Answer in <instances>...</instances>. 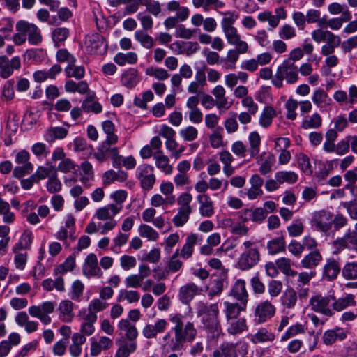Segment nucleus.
Instances as JSON below:
<instances>
[{
	"label": "nucleus",
	"instance_id": "a211bd4d",
	"mask_svg": "<svg viewBox=\"0 0 357 357\" xmlns=\"http://www.w3.org/2000/svg\"><path fill=\"white\" fill-rule=\"evenodd\" d=\"M255 157L257 163L260 165L259 172L262 175H266L272 171V167L275 162V158L273 154L264 152Z\"/></svg>",
	"mask_w": 357,
	"mask_h": 357
},
{
	"label": "nucleus",
	"instance_id": "f257e3e1",
	"mask_svg": "<svg viewBox=\"0 0 357 357\" xmlns=\"http://www.w3.org/2000/svg\"><path fill=\"white\" fill-rule=\"evenodd\" d=\"M172 324L171 331L166 333L160 339L162 347L171 351H178L183 349L186 342H191L195 338L197 330L194 324L185 321L181 314L171 316Z\"/></svg>",
	"mask_w": 357,
	"mask_h": 357
},
{
	"label": "nucleus",
	"instance_id": "72a5a7b5",
	"mask_svg": "<svg viewBox=\"0 0 357 357\" xmlns=\"http://www.w3.org/2000/svg\"><path fill=\"white\" fill-rule=\"evenodd\" d=\"M323 257L318 250H315L304 257L301 260L302 266L305 268H313L319 265Z\"/></svg>",
	"mask_w": 357,
	"mask_h": 357
},
{
	"label": "nucleus",
	"instance_id": "6e6552de",
	"mask_svg": "<svg viewBox=\"0 0 357 357\" xmlns=\"http://www.w3.org/2000/svg\"><path fill=\"white\" fill-rule=\"evenodd\" d=\"M334 253L338 254L344 249L357 252V233L349 231L342 237L337 238L333 242Z\"/></svg>",
	"mask_w": 357,
	"mask_h": 357
},
{
	"label": "nucleus",
	"instance_id": "bf43d9fd",
	"mask_svg": "<svg viewBox=\"0 0 357 357\" xmlns=\"http://www.w3.org/2000/svg\"><path fill=\"white\" fill-rule=\"evenodd\" d=\"M74 150L77 152H83L84 154H91L93 152L92 146L87 144L85 139L76 137L73 142Z\"/></svg>",
	"mask_w": 357,
	"mask_h": 357
},
{
	"label": "nucleus",
	"instance_id": "393cba45",
	"mask_svg": "<svg viewBox=\"0 0 357 357\" xmlns=\"http://www.w3.org/2000/svg\"><path fill=\"white\" fill-rule=\"evenodd\" d=\"M347 337L346 333L341 328L328 330L323 335V341L326 345H331L337 340H342Z\"/></svg>",
	"mask_w": 357,
	"mask_h": 357
},
{
	"label": "nucleus",
	"instance_id": "f03ea898",
	"mask_svg": "<svg viewBox=\"0 0 357 357\" xmlns=\"http://www.w3.org/2000/svg\"><path fill=\"white\" fill-rule=\"evenodd\" d=\"M219 312L218 306L216 303L206 305L199 302L197 304V314L202 316L204 327L207 332V337L211 340L218 338L221 333V329L218 320Z\"/></svg>",
	"mask_w": 357,
	"mask_h": 357
},
{
	"label": "nucleus",
	"instance_id": "f3484780",
	"mask_svg": "<svg viewBox=\"0 0 357 357\" xmlns=\"http://www.w3.org/2000/svg\"><path fill=\"white\" fill-rule=\"evenodd\" d=\"M199 204V211L202 216L210 218L214 214L213 203L206 194H199L197 197Z\"/></svg>",
	"mask_w": 357,
	"mask_h": 357
},
{
	"label": "nucleus",
	"instance_id": "4d7b16f0",
	"mask_svg": "<svg viewBox=\"0 0 357 357\" xmlns=\"http://www.w3.org/2000/svg\"><path fill=\"white\" fill-rule=\"evenodd\" d=\"M223 128L221 127L216 128L213 133L209 137V141L211 146L213 148L218 149L221 146H223L224 140H223Z\"/></svg>",
	"mask_w": 357,
	"mask_h": 357
},
{
	"label": "nucleus",
	"instance_id": "a18cd8bd",
	"mask_svg": "<svg viewBox=\"0 0 357 357\" xmlns=\"http://www.w3.org/2000/svg\"><path fill=\"white\" fill-rule=\"evenodd\" d=\"M138 231L142 237L147 238L149 241H156L159 238L158 232L150 225L142 224Z\"/></svg>",
	"mask_w": 357,
	"mask_h": 357
},
{
	"label": "nucleus",
	"instance_id": "bb28decb",
	"mask_svg": "<svg viewBox=\"0 0 357 357\" xmlns=\"http://www.w3.org/2000/svg\"><path fill=\"white\" fill-rule=\"evenodd\" d=\"M213 357H237L236 347L235 344L224 342L215 349Z\"/></svg>",
	"mask_w": 357,
	"mask_h": 357
},
{
	"label": "nucleus",
	"instance_id": "58836bf2",
	"mask_svg": "<svg viewBox=\"0 0 357 357\" xmlns=\"http://www.w3.org/2000/svg\"><path fill=\"white\" fill-rule=\"evenodd\" d=\"M65 90L68 93L77 92L81 94H84L89 91V86L84 81L75 82L73 80H68L65 84Z\"/></svg>",
	"mask_w": 357,
	"mask_h": 357
},
{
	"label": "nucleus",
	"instance_id": "2eb2a0df",
	"mask_svg": "<svg viewBox=\"0 0 357 357\" xmlns=\"http://www.w3.org/2000/svg\"><path fill=\"white\" fill-rule=\"evenodd\" d=\"M25 34L26 39H28L29 43L33 45L40 44L43 40L40 30L38 26L32 23H29L27 21L22 20Z\"/></svg>",
	"mask_w": 357,
	"mask_h": 357
},
{
	"label": "nucleus",
	"instance_id": "052dcab7",
	"mask_svg": "<svg viewBox=\"0 0 357 357\" xmlns=\"http://www.w3.org/2000/svg\"><path fill=\"white\" fill-rule=\"evenodd\" d=\"M224 33L228 43L230 45L235 46H245V43L241 40V36L235 28L227 30Z\"/></svg>",
	"mask_w": 357,
	"mask_h": 357
},
{
	"label": "nucleus",
	"instance_id": "a19ab883",
	"mask_svg": "<svg viewBox=\"0 0 357 357\" xmlns=\"http://www.w3.org/2000/svg\"><path fill=\"white\" fill-rule=\"evenodd\" d=\"M230 222L231 231L234 234L243 236L245 234V218L239 216L236 219L227 220Z\"/></svg>",
	"mask_w": 357,
	"mask_h": 357
},
{
	"label": "nucleus",
	"instance_id": "5fc2aeb1",
	"mask_svg": "<svg viewBox=\"0 0 357 357\" xmlns=\"http://www.w3.org/2000/svg\"><path fill=\"white\" fill-rule=\"evenodd\" d=\"M342 274L346 280H356L357 261L347 262L342 268Z\"/></svg>",
	"mask_w": 357,
	"mask_h": 357
},
{
	"label": "nucleus",
	"instance_id": "473e14b6",
	"mask_svg": "<svg viewBox=\"0 0 357 357\" xmlns=\"http://www.w3.org/2000/svg\"><path fill=\"white\" fill-rule=\"evenodd\" d=\"M139 82L138 71L135 68H129L121 75V82L127 88L135 87Z\"/></svg>",
	"mask_w": 357,
	"mask_h": 357
},
{
	"label": "nucleus",
	"instance_id": "13d9d810",
	"mask_svg": "<svg viewBox=\"0 0 357 357\" xmlns=\"http://www.w3.org/2000/svg\"><path fill=\"white\" fill-rule=\"evenodd\" d=\"M192 211L178 208L177 214L172 218L173 224L177 227H182L189 220Z\"/></svg>",
	"mask_w": 357,
	"mask_h": 357
},
{
	"label": "nucleus",
	"instance_id": "9d476101",
	"mask_svg": "<svg viewBox=\"0 0 357 357\" xmlns=\"http://www.w3.org/2000/svg\"><path fill=\"white\" fill-rule=\"evenodd\" d=\"M202 288L193 282H188L179 288L178 298L183 304H188L197 296L201 294Z\"/></svg>",
	"mask_w": 357,
	"mask_h": 357
},
{
	"label": "nucleus",
	"instance_id": "79ce46f5",
	"mask_svg": "<svg viewBox=\"0 0 357 357\" xmlns=\"http://www.w3.org/2000/svg\"><path fill=\"white\" fill-rule=\"evenodd\" d=\"M275 265L285 275L294 277L297 272L291 268V261L286 257H281L275 261Z\"/></svg>",
	"mask_w": 357,
	"mask_h": 357
},
{
	"label": "nucleus",
	"instance_id": "7c9ffc66",
	"mask_svg": "<svg viewBox=\"0 0 357 357\" xmlns=\"http://www.w3.org/2000/svg\"><path fill=\"white\" fill-rule=\"evenodd\" d=\"M86 338L79 333H75L72 336V344L69 351L72 356L79 357L82 353V345L85 343Z\"/></svg>",
	"mask_w": 357,
	"mask_h": 357
},
{
	"label": "nucleus",
	"instance_id": "cd10ccee",
	"mask_svg": "<svg viewBox=\"0 0 357 357\" xmlns=\"http://www.w3.org/2000/svg\"><path fill=\"white\" fill-rule=\"evenodd\" d=\"M118 328L120 331L125 333V336L130 341L135 340L138 336V331L136 326L132 324L127 319H122L118 324Z\"/></svg>",
	"mask_w": 357,
	"mask_h": 357
},
{
	"label": "nucleus",
	"instance_id": "774afa93",
	"mask_svg": "<svg viewBox=\"0 0 357 357\" xmlns=\"http://www.w3.org/2000/svg\"><path fill=\"white\" fill-rule=\"evenodd\" d=\"M136 349L137 343L135 342L123 344L117 349L115 357H128L129 355L135 352Z\"/></svg>",
	"mask_w": 357,
	"mask_h": 357
},
{
	"label": "nucleus",
	"instance_id": "0eeeda50",
	"mask_svg": "<svg viewBox=\"0 0 357 357\" xmlns=\"http://www.w3.org/2000/svg\"><path fill=\"white\" fill-rule=\"evenodd\" d=\"M333 214L327 211L321 210L312 214L311 224L317 230L327 233L331 229Z\"/></svg>",
	"mask_w": 357,
	"mask_h": 357
},
{
	"label": "nucleus",
	"instance_id": "20e7f679",
	"mask_svg": "<svg viewBox=\"0 0 357 357\" xmlns=\"http://www.w3.org/2000/svg\"><path fill=\"white\" fill-rule=\"evenodd\" d=\"M333 300V295L322 296L321 294H317L310 298L309 306L315 312L326 317H332L334 314L333 310L331 308Z\"/></svg>",
	"mask_w": 357,
	"mask_h": 357
},
{
	"label": "nucleus",
	"instance_id": "1a4fd4ad",
	"mask_svg": "<svg viewBox=\"0 0 357 357\" xmlns=\"http://www.w3.org/2000/svg\"><path fill=\"white\" fill-rule=\"evenodd\" d=\"M21 68V60L19 56L9 59L6 55L0 56V77L7 79L10 77L15 70Z\"/></svg>",
	"mask_w": 357,
	"mask_h": 357
},
{
	"label": "nucleus",
	"instance_id": "ea45409f",
	"mask_svg": "<svg viewBox=\"0 0 357 357\" xmlns=\"http://www.w3.org/2000/svg\"><path fill=\"white\" fill-rule=\"evenodd\" d=\"M276 111L273 107H265L259 117V125L264 128H268L271 126L273 119L276 116Z\"/></svg>",
	"mask_w": 357,
	"mask_h": 357
},
{
	"label": "nucleus",
	"instance_id": "864d4df0",
	"mask_svg": "<svg viewBox=\"0 0 357 357\" xmlns=\"http://www.w3.org/2000/svg\"><path fill=\"white\" fill-rule=\"evenodd\" d=\"M82 108L85 112H93L99 114L102 112V105L97 101H95L91 97L86 98L82 103Z\"/></svg>",
	"mask_w": 357,
	"mask_h": 357
},
{
	"label": "nucleus",
	"instance_id": "f8f14e48",
	"mask_svg": "<svg viewBox=\"0 0 357 357\" xmlns=\"http://www.w3.org/2000/svg\"><path fill=\"white\" fill-rule=\"evenodd\" d=\"M82 272L88 278H100L102 276V272L98 266V258L95 254L91 253L86 257L83 265Z\"/></svg>",
	"mask_w": 357,
	"mask_h": 357
},
{
	"label": "nucleus",
	"instance_id": "3c124183",
	"mask_svg": "<svg viewBox=\"0 0 357 357\" xmlns=\"http://www.w3.org/2000/svg\"><path fill=\"white\" fill-rule=\"evenodd\" d=\"M274 339V334L268 332L267 329L262 328L252 335L250 340L254 344H258L268 341L272 342Z\"/></svg>",
	"mask_w": 357,
	"mask_h": 357
},
{
	"label": "nucleus",
	"instance_id": "5701e85b",
	"mask_svg": "<svg viewBox=\"0 0 357 357\" xmlns=\"http://www.w3.org/2000/svg\"><path fill=\"white\" fill-rule=\"evenodd\" d=\"M250 188L247 191V195L250 199H254L263 195L261 186L264 180L258 175L254 174L250 179Z\"/></svg>",
	"mask_w": 357,
	"mask_h": 357
},
{
	"label": "nucleus",
	"instance_id": "412c9836",
	"mask_svg": "<svg viewBox=\"0 0 357 357\" xmlns=\"http://www.w3.org/2000/svg\"><path fill=\"white\" fill-rule=\"evenodd\" d=\"M356 304L355 296L350 294L337 299L333 296V300L331 303L333 312H341L349 307L355 306Z\"/></svg>",
	"mask_w": 357,
	"mask_h": 357
},
{
	"label": "nucleus",
	"instance_id": "4468645a",
	"mask_svg": "<svg viewBox=\"0 0 357 357\" xmlns=\"http://www.w3.org/2000/svg\"><path fill=\"white\" fill-rule=\"evenodd\" d=\"M275 312L273 305L268 301H264L256 307V320L258 323L265 322L274 315Z\"/></svg>",
	"mask_w": 357,
	"mask_h": 357
},
{
	"label": "nucleus",
	"instance_id": "f704fd0d",
	"mask_svg": "<svg viewBox=\"0 0 357 357\" xmlns=\"http://www.w3.org/2000/svg\"><path fill=\"white\" fill-rule=\"evenodd\" d=\"M313 102L320 109H324L331 105V99L322 89H317L312 96Z\"/></svg>",
	"mask_w": 357,
	"mask_h": 357
},
{
	"label": "nucleus",
	"instance_id": "6ab92c4d",
	"mask_svg": "<svg viewBox=\"0 0 357 357\" xmlns=\"http://www.w3.org/2000/svg\"><path fill=\"white\" fill-rule=\"evenodd\" d=\"M211 93L215 97L214 100L217 102V108L218 109L227 110L230 108L232 103L228 100L226 97V91L221 85L215 86L211 91Z\"/></svg>",
	"mask_w": 357,
	"mask_h": 357
},
{
	"label": "nucleus",
	"instance_id": "6e6d98bb",
	"mask_svg": "<svg viewBox=\"0 0 357 357\" xmlns=\"http://www.w3.org/2000/svg\"><path fill=\"white\" fill-rule=\"evenodd\" d=\"M108 306L106 301H103L99 298L92 300L88 305V313L86 314H92L97 316L96 313L105 310Z\"/></svg>",
	"mask_w": 357,
	"mask_h": 357
},
{
	"label": "nucleus",
	"instance_id": "c03bdc74",
	"mask_svg": "<svg viewBox=\"0 0 357 357\" xmlns=\"http://www.w3.org/2000/svg\"><path fill=\"white\" fill-rule=\"evenodd\" d=\"M322 125V119L318 113H314L312 115L304 119L301 127L305 130L317 129Z\"/></svg>",
	"mask_w": 357,
	"mask_h": 357
},
{
	"label": "nucleus",
	"instance_id": "e2e57ef3",
	"mask_svg": "<svg viewBox=\"0 0 357 357\" xmlns=\"http://www.w3.org/2000/svg\"><path fill=\"white\" fill-rule=\"evenodd\" d=\"M297 301V294L293 289H288L285 291L282 297V304L290 309L296 305Z\"/></svg>",
	"mask_w": 357,
	"mask_h": 357
},
{
	"label": "nucleus",
	"instance_id": "423d86ee",
	"mask_svg": "<svg viewBox=\"0 0 357 357\" xmlns=\"http://www.w3.org/2000/svg\"><path fill=\"white\" fill-rule=\"evenodd\" d=\"M55 308V304L51 301L43 302L40 305H32L29 307V313L33 317H36L44 324H49L51 318L48 314L52 313Z\"/></svg>",
	"mask_w": 357,
	"mask_h": 357
},
{
	"label": "nucleus",
	"instance_id": "a878e982",
	"mask_svg": "<svg viewBox=\"0 0 357 357\" xmlns=\"http://www.w3.org/2000/svg\"><path fill=\"white\" fill-rule=\"evenodd\" d=\"M155 208H146L142 213V219L146 222H152L158 229H162L165 224V218L162 215L155 217Z\"/></svg>",
	"mask_w": 357,
	"mask_h": 357
},
{
	"label": "nucleus",
	"instance_id": "4be33fe9",
	"mask_svg": "<svg viewBox=\"0 0 357 357\" xmlns=\"http://www.w3.org/2000/svg\"><path fill=\"white\" fill-rule=\"evenodd\" d=\"M112 340L105 336L100 337L98 341L91 339L90 354L91 356L99 355L102 350H107L112 347Z\"/></svg>",
	"mask_w": 357,
	"mask_h": 357
},
{
	"label": "nucleus",
	"instance_id": "c756f323",
	"mask_svg": "<svg viewBox=\"0 0 357 357\" xmlns=\"http://www.w3.org/2000/svg\"><path fill=\"white\" fill-rule=\"evenodd\" d=\"M104 38L98 33H92L86 36L85 45L86 49L91 53H96L102 45Z\"/></svg>",
	"mask_w": 357,
	"mask_h": 357
},
{
	"label": "nucleus",
	"instance_id": "de8ad7c7",
	"mask_svg": "<svg viewBox=\"0 0 357 357\" xmlns=\"http://www.w3.org/2000/svg\"><path fill=\"white\" fill-rule=\"evenodd\" d=\"M140 295L135 290L121 289L117 298L119 302L126 301L129 303H137L139 301Z\"/></svg>",
	"mask_w": 357,
	"mask_h": 357
},
{
	"label": "nucleus",
	"instance_id": "aec40b11",
	"mask_svg": "<svg viewBox=\"0 0 357 357\" xmlns=\"http://www.w3.org/2000/svg\"><path fill=\"white\" fill-rule=\"evenodd\" d=\"M155 167L169 175L173 172V166L169 164V158L165 155L162 151H158L153 153Z\"/></svg>",
	"mask_w": 357,
	"mask_h": 357
},
{
	"label": "nucleus",
	"instance_id": "338daca9",
	"mask_svg": "<svg viewBox=\"0 0 357 357\" xmlns=\"http://www.w3.org/2000/svg\"><path fill=\"white\" fill-rule=\"evenodd\" d=\"M179 135L184 141L192 142L197 138L198 130L195 127L192 126H188L182 128L179 131Z\"/></svg>",
	"mask_w": 357,
	"mask_h": 357
},
{
	"label": "nucleus",
	"instance_id": "4c0bfd02",
	"mask_svg": "<svg viewBox=\"0 0 357 357\" xmlns=\"http://www.w3.org/2000/svg\"><path fill=\"white\" fill-rule=\"evenodd\" d=\"M68 130L63 127H54L49 128L45 135V139L49 142H53L56 139H62L66 137Z\"/></svg>",
	"mask_w": 357,
	"mask_h": 357
},
{
	"label": "nucleus",
	"instance_id": "dca6fc26",
	"mask_svg": "<svg viewBox=\"0 0 357 357\" xmlns=\"http://www.w3.org/2000/svg\"><path fill=\"white\" fill-rule=\"evenodd\" d=\"M117 139L113 137L105 138V139L99 145L98 148L106 153L113 160V162H119L120 155L119 149L113 146L118 142Z\"/></svg>",
	"mask_w": 357,
	"mask_h": 357
},
{
	"label": "nucleus",
	"instance_id": "e433bc0d",
	"mask_svg": "<svg viewBox=\"0 0 357 357\" xmlns=\"http://www.w3.org/2000/svg\"><path fill=\"white\" fill-rule=\"evenodd\" d=\"M198 236L195 234H191L187 236L185 243L181 250L180 255L184 259L190 258L193 252V247L197 243Z\"/></svg>",
	"mask_w": 357,
	"mask_h": 357
},
{
	"label": "nucleus",
	"instance_id": "9b49d317",
	"mask_svg": "<svg viewBox=\"0 0 357 357\" xmlns=\"http://www.w3.org/2000/svg\"><path fill=\"white\" fill-rule=\"evenodd\" d=\"M168 322L165 319H158L154 324H146L142 328L143 336L146 339L156 338L158 334L163 333L167 328Z\"/></svg>",
	"mask_w": 357,
	"mask_h": 357
},
{
	"label": "nucleus",
	"instance_id": "c9c22d12",
	"mask_svg": "<svg viewBox=\"0 0 357 357\" xmlns=\"http://www.w3.org/2000/svg\"><path fill=\"white\" fill-rule=\"evenodd\" d=\"M98 317L92 314H86L84 317V321L81 324L80 334L89 336L91 335L95 331L94 324L97 320Z\"/></svg>",
	"mask_w": 357,
	"mask_h": 357
},
{
	"label": "nucleus",
	"instance_id": "7ed1b4c3",
	"mask_svg": "<svg viewBox=\"0 0 357 357\" xmlns=\"http://www.w3.org/2000/svg\"><path fill=\"white\" fill-rule=\"evenodd\" d=\"M122 208V206H114L111 204L96 210L94 217L100 221H105L100 227L101 234H105L115 228L117 222L114 219V217L121 211Z\"/></svg>",
	"mask_w": 357,
	"mask_h": 357
},
{
	"label": "nucleus",
	"instance_id": "2f4dec72",
	"mask_svg": "<svg viewBox=\"0 0 357 357\" xmlns=\"http://www.w3.org/2000/svg\"><path fill=\"white\" fill-rule=\"evenodd\" d=\"M245 52V46H236L235 48L228 51L225 59H222V61L225 62L227 68H234L235 63L239 58L241 54Z\"/></svg>",
	"mask_w": 357,
	"mask_h": 357
},
{
	"label": "nucleus",
	"instance_id": "69168bd1",
	"mask_svg": "<svg viewBox=\"0 0 357 357\" xmlns=\"http://www.w3.org/2000/svg\"><path fill=\"white\" fill-rule=\"evenodd\" d=\"M249 142L250 144V153L252 157H255L259 151V144L261 138L257 132H252L249 135Z\"/></svg>",
	"mask_w": 357,
	"mask_h": 357
},
{
	"label": "nucleus",
	"instance_id": "b1692460",
	"mask_svg": "<svg viewBox=\"0 0 357 357\" xmlns=\"http://www.w3.org/2000/svg\"><path fill=\"white\" fill-rule=\"evenodd\" d=\"M74 304L70 300H63L61 301L59 305L60 319L64 322H70L73 319L75 314L73 312Z\"/></svg>",
	"mask_w": 357,
	"mask_h": 357
},
{
	"label": "nucleus",
	"instance_id": "49530a36",
	"mask_svg": "<svg viewBox=\"0 0 357 357\" xmlns=\"http://www.w3.org/2000/svg\"><path fill=\"white\" fill-rule=\"evenodd\" d=\"M75 63H72L68 65L64 71L68 77H74L77 79H80L84 77L85 69L82 66H75Z\"/></svg>",
	"mask_w": 357,
	"mask_h": 357
},
{
	"label": "nucleus",
	"instance_id": "37998d69",
	"mask_svg": "<svg viewBox=\"0 0 357 357\" xmlns=\"http://www.w3.org/2000/svg\"><path fill=\"white\" fill-rule=\"evenodd\" d=\"M176 202V197L174 195L163 197L160 194H155L151 198V204L153 207H160L164 205L172 206Z\"/></svg>",
	"mask_w": 357,
	"mask_h": 357
},
{
	"label": "nucleus",
	"instance_id": "8fccbe9b",
	"mask_svg": "<svg viewBox=\"0 0 357 357\" xmlns=\"http://www.w3.org/2000/svg\"><path fill=\"white\" fill-rule=\"evenodd\" d=\"M275 177L279 183L282 184L284 183H288L293 184L298 180L297 174L291 171H280L277 172L275 174Z\"/></svg>",
	"mask_w": 357,
	"mask_h": 357
},
{
	"label": "nucleus",
	"instance_id": "c85d7f7f",
	"mask_svg": "<svg viewBox=\"0 0 357 357\" xmlns=\"http://www.w3.org/2000/svg\"><path fill=\"white\" fill-rule=\"evenodd\" d=\"M340 272V266L334 259H328L324 266V275L328 280L336 278Z\"/></svg>",
	"mask_w": 357,
	"mask_h": 357
},
{
	"label": "nucleus",
	"instance_id": "603ef678",
	"mask_svg": "<svg viewBox=\"0 0 357 357\" xmlns=\"http://www.w3.org/2000/svg\"><path fill=\"white\" fill-rule=\"evenodd\" d=\"M135 38L144 47L151 49L155 45L153 38L145 31L137 30L135 32Z\"/></svg>",
	"mask_w": 357,
	"mask_h": 357
},
{
	"label": "nucleus",
	"instance_id": "ddd939ff",
	"mask_svg": "<svg viewBox=\"0 0 357 357\" xmlns=\"http://www.w3.org/2000/svg\"><path fill=\"white\" fill-rule=\"evenodd\" d=\"M279 70L289 84H294L298 79V68L294 62L290 60H285L278 67Z\"/></svg>",
	"mask_w": 357,
	"mask_h": 357
},
{
	"label": "nucleus",
	"instance_id": "39448f33",
	"mask_svg": "<svg viewBox=\"0 0 357 357\" xmlns=\"http://www.w3.org/2000/svg\"><path fill=\"white\" fill-rule=\"evenodd\" d=\"M136 176L140 182L142 188L145 190H151L155 183L154 168L148 164H143L137 167Z\"/></svg>",
	"mask_w": 357,
	"mask_h": 357
},
{
	"label": "nucleus",
	"instance_id": "09e8293b",
	"mask_svg": "<svg viewBox=\"0 0 357 357\" xmlns=\"http://www.w3.org/2000/svg\"><path fill=\"white\" fill-rule=\"evenodd\" d=\"M114 61L119 66H124L126 63L134 64L137 61V55L135 52L118 53L114 59Z\"/></svg>",
	"mask_w": 357,
	"mask_h": 357
},
{
	"label": "nucleus",
	"instance_id": "0e129e2a",
	"mask_svg": "<svg viewBox=\"0 0 357 357\" xmlns=\"http://www.w3.org/2000/svg\"><path fill=\"white\" fill-rule=\"evenodd\" d=\"M278 36L282 40H291L296 36V31L293 26L285 24L279 29Z\"/></svg>",
	"mask_w": 357,
	"mask_h": 357
},
{
	"label": "nucleus",
	"instance_id": "680f3d73",
	"mask_svg": "<svg viewBox=\"0 0 357 357\" xmlns=\"http://www.w3.org/2000/svg\"><path fill=\"white\" fill-rule=\"evenodd\" d=\"M69 35V30L65 27H59L55 29L52 33V38L55 45L59 47L61 43L65 41Z\"/></svg>",
	"mask_w": 357,
	"mask_h": 357
}]
</instances>
